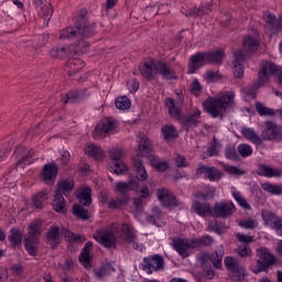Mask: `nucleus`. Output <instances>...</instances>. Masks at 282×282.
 I'll list each match as a JSON object with an SVG mask.
<instances>
[{
  "instance_id": "1",
  "label": "nucleus",
  "mask_w": 282,
  "mask_h": 282,
  "mask_svg": "<svg viewBox=\"0 0 282 282\" xmlns=\"http://www.w3.org/2000/svg\"><path fill=\"white\" fill-rule=\"evenodd\" d=\"M94 34H96V24H87V20L82 18L75 26H68L59 32V40L74 41V39L80 37L82 40L78 42L77 47L79 52H87L89 43L83 39H90Z\"/></svg>"
},
{
  "instance_id": "2",
  "label": "nucleus",
  "mask_w": 282,
  "mask_h": 282,
  "mask_svg": "<svg viewBox=\"0 0 282 282\" xmlns=\"http://www.w3.org/2000/svg\"><path fill=\"white\" fill-rule=\"evenodd\" d=\"M203 107L212 118L221 119L228 109L235 107V91H225L217 97H210L203 102Z\"/></svg>"
},
{
  "instance_id": "3",
  "label": "nucleus",
  "mask_w": 282,
  "mask_h": 282,
  "mask_svg": "<svg viewBox=\"0 0 282 282\" xmlns=\"http://www.w3.org/2000/svg\"><path fill=\"white\" fill-rule=\"evenodd\" d=\"M243 50H239L234 53V76L235 78H243V63H246V58L257 52L259 47V37L257 34L247 35L242 42Z\"/></svg>"
},
{
  "instance_id": "4",
  "label": "nucleus",
  "mask_w": 282,
  "mask_h": 282,
  "mask_svg": "<svg viewBox=\"0 0 282 282\" xmlns=\"http://www.w3.org/2000/svg\"><path fill=\"white\" fill-rule=\"evenodd\" d=\"M139 72L143 78L147 80L155 79V76H162L165 80H177V76L175 75V70L169 66L165 62L162 61H153L147 62L139 66Z\"/></svg>"
},
{
  "instance_id": "5",
  "label": "nucleus",
  "mask_w": 282,
  "mask_h": 282,
  "mask_svg": "<svg viewBox=\"0 0 282 282\" xmlns=\"http://www.w3.org/2000/svg\"><path fill=\"white\" fill-rule=\"evenodd\" d=\"M270 76H275L278 78V85H282V67L276 66L272 62H262L260 66L259 79L254 82L251 86L247 87V94L252 96L259 89L263 87L265 83L270 79Z\"/></svg>"
},
{
  "instance_id": "6",
  "label": "nucleus",
  "mask_w": 282,
  "mask_h": 282,
  "mask_svg": "<svg viewBox=\"0 0 282 282\" xmlns=\"http://www.w3.org/2000/svg\"><path fill=\"white\" fill-rule=\"evenodd\" d=\"M134 171H135V177L128 183L124 182H118L116 183L115 193L122 195V197H127V193L129 191H135L138 186H140V182H145L148 180L149 174L147 173V169L144 167V164L142 163V159H135L132 158Z\"/></svg>"
},
{
  "instance_id": "7",
  "label": "nucleus",
  "mask_w": 282,
  "mask_h": 282,
  "mask_svg": "<svg viewBox=\"0 0 282 282\" xmlns=\"http://www.w3.org/2000/svg\"><path fill=\"white\" fill-rule=\"evenodd\" d=\"M165 106L169 109V113L172 118H175V120H178L183 127L186 128V131L189 129H193L194 127H197V123L199 122V118H202V110L200 109H194V111L185 117H182V112L180 111V108L175 106V100L173 98H166L164 100Z\"/></svg>"
},
{
  "instance_id": "8",
  "label": "nucleus",
  "mask_w": 282,
  "mask_h": 282,
  "mask_svg": "<svg viewBox=\"0 0 282 282\" xmlns=\"http://www.w3.org/2000/svg\"><path fill=\"white\" fill-rule=\"evenodd\" d=\"M139 138V147H138V152L137 156H133L138 160L140 158H148L150 161L151 166H154L156 171L164 172L169 169V163L160 161V159L155 158V155H151V141L149 140V137L144 133H140L138 135Z\"/></svg>"
},
{
  "instance_id": "9",
  "label": "nucleus",
  "mask_w": 282,
  "mask_h": 282,
  "mask_svg": "<svg viewBox=\"0 0 282 282\" xmlns=\"http://www.w3.org/2000/svg\"><path fill=\"white\" fill-rule=\"evenodd\" d=\"M42 227L43 223L41 220H34L29 227L28 235L24 236V248L31 257H34L36 250H39V237H41Z\"/></svg>"
},
{
  "instance_id": "10",
  "label": "nucleus",
  "mask_w": 282,
  "mask_h": 282,
  "mask_svg": "<svg viewBox=\"0 0 282 282\" xmlns=\"http://www.w3.org/2000/svg\"><path fill=\"white\" fill-rule=\"evenodd\" d=\"M237 213V206L232 200H220L214 204L213 207V217L218 219H228Z\"/></svg>"
},
{
  "instance_id": "11",
  "label": "nucleus",
  "mask_w": 282,
  "mask_h": 282,
  "mask_svg": "<svg viewBox=\"0 0 282 282\" xmlns=\"http://www.w3.org/2000/svg\"><path fill=\"white\" fill-rule=\"evenodd\" d=\"M94 239L104 246V248H116V230L111 227L98 229L94 235Z\"/></svg>"
},
{
  "instance_id": "12",
  "label": "nucleus",
  "mask_w": 282,
  "mask_h": 282,
  "mask_svg": "<svg viewBox=\"0 0 282 282\" xmlns=\"http://www.w3.org/2000/svg\"><path fill=\"white\" fill-rule=\"evenodd\" d=\"M171 246L183 259L191 257V251L195 250V242L188 238H172Z\"/></svg>"
},
{
  "instance_id": "13",
  "label": "nucleus",
  "mask_w": 282,
  "mask_h": 282,
  "mask_svg": "<svg viewBox=\"0 0 282 282\" xmlns=\"http://www.w3.org/2000/svg\"><path fill=\"white\" fill-rule=\"evenodd\" d=\"M110 158L112 160L110 171L116 175H124L128 171L127 165L122 162L124 151L120 148H113L110 150Z\"/></svg>"
},
{
  "instance_id": "14",
  "label": "nucleus",
  "mask_w": 282,
  "mask_h": 282,
  "mask_svg": "<svg viewBox=\"0 0 282 282\" xmlns=\"http://www.w3.org/2000/svg\"><path fill=\"white\" fill-rule=\"evenodd\" d=\"M141 268L147 274L160 272V270H164V258L160 254L145 257L142 260Z\"/></svg>"
},
{
  "instance_id": "15",
  "label": "nucleus",
  "mask_w": 282,
  "mask_h": 282,
  "mask_svg": "<svg viewBox=\"0 0 282 282\" xmlns=\"http://www.w3.org/2000/svg\"><path fill=\"white\" fill-rule=\"evenodd\" d=\"M257 256L259 259L257 260V268L253 269L254 274L265 272L268 267L274 263V254H272L268 248L258 249Z\"/></svg>"
},
{
  "instance_id": "16",
  "label": "nucleus",
  "mask_w": 282,
  "mask_h": 282,
  "mask_svg": "<svg viewBox=\"0 0 282 282\" xmlns=\"http://www.w3.org/2000/svg\"><path fill=\"white\" fill-rule=\"evenodd\" d=\"M262 141L265 140L268 142H279L282 140V127L276 124L274 121H267L265 128L261 132Z\"/></svg>"
},
{
  "instance_id": "17",
  "label": "nucleus",
  "mask_w": 282,
  "mask_h": 282,
  "mask_svg": "<svg viewBox=\"0 0 282 282\" xmlns=\"http://www.w3.org/2000/svg\"><path fill=\"white\" fill-rule=\"evenodd\" d=\"M225 265L227 270L232 272L234 281H243L246 279V268L239 264V261L232 257L225 258Z\"/></svg>"
},
{
  "instance_id": "18",
  "label": "nucleus",
  "mask_w": 282,
  "mask_h": 282,
  "mask_svg": "<svg viewBox=\"0 0 282 282\" xmlns=\"http://www.w3.org/2000/svg\"><path fill=\"white\" fill-rule=\"evenodd\" d=\"M42 180L47 186H54L56 175H58V165L56 163H47L43 166Z\"/></svg>"
},
{
  "instance_id": "19",
  "label": "nucleus",
  "mask_w": 282,
  "mask_h": 282,
  "mask_svg": "<svg viewBox=\"0 0 282 282\" xmlns=\"http://www.w3.org/2000/svg\"><path fill=\"white\" fill-rule=\"evenodd\" d=\"M116 129V122L113 119L106 118L102 119L95 128V138H102L106 133H111Z\"/></svg>"
},
{
  "instance_id": "20",
  "label": "nucleus",
  "mask_w": 282,
  "mask_h": 282,
  "mask_svg": "<svg viewBox=\"0 0 282 282\" xmlns=\"http://www.w3.org/2000/svg\"><path fill=\"white\" fill-rule=\"evenodd\" d=\"M261 215L265 226H270V228H272V230H275L276 232L282 225V218L268 209H263Z\"/></svg>"
},
{
  "instance_id": "21",
  "label": "nucleus",
  "mask_w": 282,
  "mask_h": 282,
  "mask_svg": "<svg viewBox=\"0 0 282 282\" xmlns=\"http://www.w3.org/2000/svg\"><path fill=\"white\" fill-rule=\"evenodd\" d=\"M196 175H205L209 182H217L221 180V172L217 167H209L206 165H200L196 170Z\"/></svg>"
},
{
  "instance_id": "22",
  "label": "nucleus",
  "mask_w": 282,
  "mask_h": 282,
  "mask_svg": "<svg viewBox=\"0 0 282 282\" xmlns=\"http://www.w3.org/2000/svg\"><path fill=\"white\" fill-rule=\"evenodd\" d=\"M208 62L206 59V53H196L189 59V66L187 69V74H195L196 69L199 67H204Z\"/></svg>"
},
{
  "instance_id": "23",
  "label": "nucleus",
  "mask_w": 282,
  "mask_h": 282,
  "mask_svg": "<svg viewBox=\"0 0 282 282\" xmlns=\"http://www.w3.org/2000/svg\"><path fill=\"white\" fill-rule=\"evenodd\" d=\"M156 195L159 202H161V204H163V206H166L167 208H171V206H175V204H177L173 193H171L166 188L158 189Z\"/></svg>"
},
{
  "instance_id": "24",
  "label": "nucleus",
  "mask_w": 282,
  "mask_h": 282,
  "mask_svg": "<svg viewBox=\"0 0 282 282\" xmlns=\"http://www.w3.org/2000/svg\"><path fill=\"white\" fill-rule=\"evenodd\" d=\"M240 133L246 140L252 142V144H256L257 147L263 144V137L259 135L252 128L243 127L241 128Z\"/></svg>"
},
{
  "instance_id": "25",
  "label": "nucleus",
  "mask_w": 282,
  "mask_h": 282,
  "mask_svg": "<svg viewBox=\"0 0 282 282\" xmlns=\"http://www.w3.org/2000/svg\"><path fill=\"white\" fill-rule=\"evenodd\" d=\"M121 237L128 243H133V241H138V231L133 228V225L123 223L121 225Z\"/></svg>"
},
{
  "instance_id": "26",
  "label": "nucleus",
  "mask_w": 282,
  "mask_h": 282,
  "mask_svg": "<svg viewBox=\"0 0 282 282\" xmlns=\"http://www.w3.org/2000/svg\"><path fill=\"white\" fill-rule=\"evenodd\" d=\"M75 195L82 206H91V187L83 186L75 192Z\"/></svg>"
},
{
  "instance_id": "27",
  "label": "nucleus",
  "mask_w": 282,
  "mask_h": 282,
  "mask_svg": "<svg viewBox=\"0 0 282 282\" xmlns=\"http://www.w3.org/2000/svg\"><path fill=\"white\" fill-rule=\"evenodd\" d=\"M192 208L199 217H208V215L213 216V207H210V203H200L195 200Z\"/></svg>"
},
{
  "instance_id": "28",
  "label": "nucleus",
  "mask_w": 282,
  "mask_h": 282,
  "mask_svg": "<svg viewBox=\"0 0 282 282\" xmlns=\"http://www.w3.org/2000/svg\"><path fill=\"white\" fill-rule=\"evenodd\" d=\"M53 197L54 198H53L52 206L55 213H62V214L67 213V209H66L67 202H65V197L63 196V194L56 191Z\"/></svg>"
},
{
  "instance_id": "29",
  "label": "nucleus",
  "mask_w": 282,
  "mask_h": 282,
  "mask_svg": "<svg viewBox=\"0 0 282 282\" xmlns=\"http://www.w3.org/2000/svg\"><path fill=\"white\" fill-rule=\"evenodd\" d=\"M85 67V62L80 58L72 57L67 61L66 69L69 76H74L77 72H80Z\"/></svg>"
},
{
  "instance_id": "30",
  "label": "nucleus",
  "mask_w": 282,
  "mask_h": 282,
  "mask_svg": "<svg viewBox=\"0 0 282 282\" xmlns=\"http://www.w3.org/2000/svg\"><path fill=\"white\" fill-rule=\"evenodd\" d=\"M48 193L46 189H43L41 192H39L37 194H35L32 197V204L34 206V208H39L40 210H43V206L45 204V202H47V199L50 198Z\"/></svg>"
},
{
  "instance_id": "31",
  "label": "nucleus",
  "mask_w": 282,
  "mask_h": 282,
  "mask_svg": "<svg viewBox=\"0 0 282 282\" xmlns=\"http://www.w3.org/2000/svg\"><path fill=\"white\" fill-rule=\"evenodd\" d=\"M258 173L263 177H281L282 170L281 169H272L268 165H260Z\"/></svg>"
},
{
  "instance_id": "32",
  "label": "nucleus",
  "mask_w": 282,
  "mask_h": 282,
  "mask_svg": "<svg viewBox=\"0 0 282 282\" xmlns=\"http://www.w3.org/2000/svg\"><path fill=\"white\" fill-rule=\"evenodd\" d=\"M113 272V265L111 263L101 264L99 268L94 269L96 279L102 280L105 276H109Z\"/></svg>"
},
{
  "instance_id": "33",
  "label": "nucleus",
  "mask_w": 282,
  "mask_h": 282,
  "mask_svg": "<svg viewBox=\"0 0 282 282\" xmlns=\"http://www.w3.org/2000/svg\"><path fill=\"white\" fill-rule=\"evenodd\" d=\"M8 240L13 248H17V246H21L23 241V232H21V229L12 228L8 236Z\"/></svg>"
},
{
  "instance_id": "34",
  "label": "nucleus",
  "mask_w": 282,
  "mask_h": 282,
  "mask_svg": "<svg viewBox=\"0 0 282 282\" xmlns=\"http://www.w3.org/2000/svg\"><path fill=\"white\" fill-rule=\"evenodd\" d=\"M94 246V242H86L79 256V262L84 264L85 268H89L91 263V257L89 256V249Z\"/></svg>"
},
{
  "instance_id": "35",
  "label": "nucleus",
  "mask_w": 282,
  "mask_h": 282,
  "mask_svg": "<svg viewBox=\"0 0 282 282\" xmlns=\"http://www.w3.org/2000/svg\"><path fill=\"white\" fill-rule=\"evenodd\" d=\"M85 153L86 155H90V158H95V160H102V158H105V152L96 144H88L85 149Z\"/></svg>"
},
{
  "instance_id": "36",
  "label": "nucleus",
  "mask_w": 282,
  "mask_h": 282,
  "mask_svg": "<svg viewBox=\"0 0 282 282\" xmlns=\"http://www.w3.org/2000/svg\"><path fill=\"white\" fill-rule=\"evenodd\" d=\"M207 228L210 232H216V235H224L228 230V227L219 220L209 221Z\"/></svg>"
},
{
  "instance_id": "37",
  "label": "nucleus",
  "mask_w": 282,
  "mask_h": 282,
  "mask_svg": "<svg viewBox=\"0 0 282 282\" xmlns=\"http://www.w3.org/2000/svg\"><path fill=\"white\" fill-rule=\"evenodd\" d=\"M46 239L53 246H58L61 243V229L58 227H51L47 231Z\"/></svg>"
},
{
  "instance_id": "38",
  "label": "nucleus",
  "mask_w": 282,
  "mask_h": 282,
  "mask_svg": "<svg viewBox=\"0 0 282 282\" xmlns=\"http://www.w3.org/2000/svg\"><path fill=\"white\" fill-rule=\"evenodd\" d=\"M205 57H206L207 63H209L210 65H218L219 63H221V61L224 58V52L215 51L212 53H205Z\"/></svg>"
},
{
  "instance_id": "39",
  "label": "nucleus",
  "mask_w": 282,
  "mask_h": 282,
  "mask_svg": "<svg viewBox=\"0 0 282 282\" xmlns=\"http://www.w3.org/2000/svg\"><path fill=\"white\" fill-rule=\"evenodd\" d=\"M210 12V6L199 7L198 9H188L183 14L185 17H204Z\"/></svg>"
},
{
  "instance_id": "40",
  "label": "nucleus",
  "mask_w": 282,
  "mask_h": 282,
  "mask_svg": "<svg viewBox=\"0 0 282 282\" xmlns=\"http://www.w3.org/2000/svg\"><path fill=\"white\" fill-rule=\"evenodd\" d=\"M62 237H64L67 241H75V243H83L85 241V236L75 235L69 231V229H62Z\"/></svg>"
},
{
  "instance_id": "41",
  "label": "nucleus",
  "mask_w": 282,
  "mask_h": 282,
  "mask_svg": "<svg viewBox=\"0 0 282 282\" xmlns=\"http://www.w3.org/2000/svg\"><path fill=\"white\" fill-rule=\"evenodd\" d=\"M69 54V48L64 46H55L50 51L52 58H65Z\"/></svg>"
},
{
  "instance_id": "42",
  "label": "nucleus",
  "mask_w": 282,
  "mask_h": 282,
  "mask_svg": "<svg viewBox=\"0 0 282 282\" xmlns=\"http://www.w3.org/2000/svg\"><path fill=\"white\" fill-rule=\"evenodd\" d=\"M161 131L163 133L164 140H175L177 138V130H175L174 126H163Z\"/></svg>"
},
{
  "instance_id": "43",
  "label": "nucleus",
  "mask_w": 282,
  "mask_h": 282,
  "mask_svg": "<svg viewBox=\"0 0 282 282\" xmlns=\"http://www.w3.org/2000/svg\"><path fill=\"white\" fill-rule=\"evenodd\" d=\"M129 196H121L120 198H112L108 203V208L116 210L118 208H122L124 204H128Z\"/></svg>"
},
{
  "instance_id": "44",
  "label": "nucleus",
  "mask_w": 282,
  "mask_h": 282,
  "mask_svg": "<svg viewBox=\"0 0 282 282\" xmlns=\"http://www.w3.org/2000/svg\"><path fill=\"white\" fill-rule=\"evenodd\" d=\"M261 188H262V191H265V193H269L270 195H282V186L281 185H274L271 183H262Z\"/></svg>"
},
{
  "instance_id": "45",
  "label": "nucleus",
  "mask_w": 282,
  "mask_h": 282,
  "mask_svg": "<svg viewBox=\"0 0 282 282\" xmlns=\"http://www.w3.org/2000/svg\"><path fill=\"white\" fill-rule=\"evenodd\" d=\"M70 191H74V181L64 180L59 183L57 192L62 193V195L67 196Z\"/></svg>"
},
{
  "instance_id": "46",
  "label": "nucleus",
  "mask_w": 282,
  "mask_h": 282,
  "mask_svg": "<svg viewBox=\"0 0 282 282\" xmlns=\"http://www.w3.org/2000/svg\"><path fill=\"white\" fill-rule=\"evenodd\" d=\"M234 199H236L237 204H239V206L241 208H243L245 210H250V208H252L249 204L248 200L243 197V195H241V192H237L234 191L231 193Z\"/></svg>"
},
{
  "instance_id": "47",
  "label": "nucleus",
  "mask_w": 282,
  "mask_h": 282,
  "mask_svg": "<svg viewBox=\"0 0 282 282\" xmlns=\"http://www.w3.org/2000/svg\"><path fill=\"white\" fill-rule=\"evenodd\" d=\"M73 213L74 215H76V217L83 219L84 221H86V219H89V212L79 204L73 206Z\"/></svg>"
},
{
  "instance_id": "48",
  "label": "nucleus",
  "mask_w": 282,
  "mask_h": 282,
  "mask_svg": "<svg viewBox=\"0 0 282 282\" xmlns=\"http://www.w3.org/2000/svg\"><path fill=\"white\" fill-rule=\"evenodd\" d=\"M115 105L117 109H121L122 111H124L126 109L131 108V100H129V97L127 96L117 97L115 100Z\"/></svg>"
},
{
  "instance_id": "49",
  "label": "nucleus",
  "mask_w": 282,
  "mask_h": 282,
  "mask_svg": "<svg viewBox=\"0 0 282 282\" xmlns=\"http://www.w3.org/2000/svg\"><path fill=\"white\" fill-rule=\"evenodd\" d=\"M224 259V251L221 249H218L215 251L210 257L209 261L213 263V265L217 269L221 268V260Z\"/></svg>"
},
{
  "instance_id": "50",
  "label": "nucleus",
  "mask_w": 282,
  "mask_h": 282,
  "mask_svg": "<svg viewBox=\"0 0 282 282\" xmlns=\"http://www.w3.org/2000/svg\"><path fill=\"white\" fill-rule=\"evenodd\" d=\"M83 98V91L80 90H72L66 95V98L62 99L64 105H67V102H76V100H80Z\"/></svg>"
},
{
  "instance_id": "51",
  "label": "nucleus",
  "mask_w": 282,
  "mask_h": 282,
  "mask_svg": "<svg viewBox=\"0 0 282 282\" xmlns=\"http://www.w3.org/2000/svg\"><path fill=\"white\" fill-rule=\"evenodd\" d=\"M37 12L44 21H50L52 19V14H54V9H52V4H46L39 9Z\"/></svg>"
},
{
  "instance_id": "52",
  "label": "nucleus",
  "mask_w": 282,
  "mask_h": 282,
  "mask_svg": "<svg viewBox=\"0 0 282 282\" xmlns=\"http://www.w3.org/2000/svg\"><path fill=\"white\" fill-rule=\"evenodd\" d=\"M140 193H141V196L134 198V206L137 208H140V206H142L144 199H147L149 197V195H150L149 187L147 185H144L143 187H140Z\"/></svg>"
},
{
  "instance_id": "53",
  "label": "nucleus",
  "mask_w": 282,
  "mask_h": 282,
  "mask_svg": "<svg viewBox=\"0 0 282 282\" xmlns=\"http://www.w3.org/2000/svg\"><path fill=\"white\" fill-rule=\"evenodd\" d=\"M194 248H202V246H213V237L206 235L198 239H193Z\"/></svg>"
},
{
  "instance_id": "54",
  "label": "nucleus",
  "mask_w": 282,
  "mask_h": 282,
  "mask_svg": "<svg viewBox=\"0 0 282 282\" xmlns=\"http://www.w3.org/2000/svg\"><path fill=\"white\" fill-rule=\"evenodd\" d=\"M238 153L241 158H250L252 155V147L248 143H241L238 145Z\"/></svg>"
},
{
  "instance_id": "55",
  "label": "nucleus",
  "mask_w": 282,
  "mask_h": 282,
  "mask_svg": "<svg viewBox=\"0 0 282 282\" xmlns=\"http://www.w3.org/2000/svg\"><path fill=\"white\" fill-rule=\"evenodd\" d=\"M256 110L259 113V116H274V110L263 106V104L261 102L256 104Z\"/></svg>"
},
{
  "instance_id": "56",
  "label": "nucleus",
  "mask_w": 282,
  "mask_h": 282,
  "mask_svg": "<svg viewBox=\"0 0 282 282\" xmlns=\"http://www.w3.org/2000/svg\"><path fill=\"white\" fill-rule=\"evenodd\" d=\"M239 226L241 228H246L247 230H254V228H257V226H259V223H257V220H254L252 218H248V219L240 221Z\"/></svg>"
},
{
  "instance_id": "57",
  "label": "nucleus",
  "mask_w": 282,
  "mask_h": 282,
  "mask_svg": "<svg viewBox=\"0 0 282 282\" xmlns=\"http://www.w3.org/2000/svg\"><path fill=\"white\" fill-rule=\"evenodd\" d=\"M225 156L227 160H239V154H237V150L232 145H228L225 149Z\"/></svg>"
},
{
  "instance_id": "58",
  "label": "nucleus",
  "mask_w": 282,
  "mask_h": 282,
  "mask_svg": "<svg viewBox=\"0 0 282 282\" xmlns=\"http://www.w3.org/2000/svg\"><path fill=\"white\" fill-rule=\"evenodd\" d=\"M236 239L240 243H243V245H247V246H249L250 243H252V241H254V238L252 236H248V235L241 234V232L236 234Z\"/></svg>"
},
{
  "instance_id": "59",
  "label": "nucleus",
  "mask_w": 282,
  "mask_h": 282,
  "mask_svg": "<svg viewBox=\"0 0 282 282\" xmlns=\"http://www.w3.org/2000/svg\"><path fill=\"white\" fill-rule=\"evenodd\" d=\"M224 171H226V173H229V175H242L243 174V171H241L239 167H237L235 165H225Z\"/></svg>"
},
{
  "instance_id": "60",
  "label": "nucleus",
  "mask_w": 282,
  "mask_h": 282,
  "mask_svg": "<svg viewBox=\"0 0 282 282\" xmlns=\"http://www.w3.org/2000/svg\"><path fill=\"white\" fill-rule=\"evenodd\" d=\"M238 254L240 257H250L252 254V250L250 249V245H242L238 248Z\"/></svg>"
},
{
  "instance_id": "61",
  "label": "nucleus",
  "mask_w": 282,
  "mask_h": 282,
  "mask_svg": "<svg viewBox=\"0 0 282 282\" xmlns=\"http://www.w3.org/2000/svg\"><path fill=\"white\" fill-rule=\"evenodd\" d=\"M174 164L175 166H177V169L188 166V163L186 162V158L182 155H176V158L174 159Z\"/></svg>"
},
{
  "instance_id": "62",
  "label": "nucleus",
  "mask_w": 282,
  "mask_h": 282,
  "mask_svg": "<svg viewBox=\"0 0 282 282\" xmlns=\"http://www.w3.org/2000/svg\"><path fill=\"white\" fill-rule=\"evenodd\" d=\"M160 215H161L160 208L154 207L152 209V215L148 216L147 220L151 221L152 224H155V219H160Z\"/></svg>"
},
{
  "instance_id": "63",
  "label": "nucleus",
  "mask_w": 282,
  "mask_h": 282,
  "mask_svg": "<svg viewBox=\"0 0 282 282\" xmlns=\"http://www.w3.org/2000/svg\"><path fill=\"white\" fill-rule=\"evenodd\" d=\"M11 272H12V274H14V276H21V274H23V265L13 264L11 267Z\"/></svg>"
},
{
  "instance_id": "64",
  "label": "nucleus",
  "mask_w": 282,
  "mask_h": 282,
  "mask_svg": "<svg viewBox=\"0 0 282 282\" xmlns=\"http://www.w3.org/2000/svg\"><path fill=\"white\" fill-rule=\"evenodd\" d=\"M128 88L130 89L131 94L138 91L140 89V83L138 80L133 79L132 82L128 83Z\"/></svg>"
}]
</instances>
